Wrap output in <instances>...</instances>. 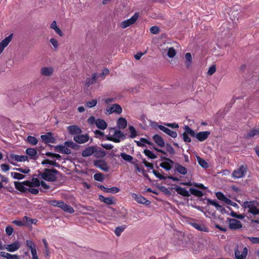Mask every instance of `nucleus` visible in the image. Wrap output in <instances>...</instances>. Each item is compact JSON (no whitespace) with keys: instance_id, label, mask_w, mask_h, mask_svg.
Listing matches in <instances>:
<instances>
[{"instance_id":"obj_9","label":"nucleus","mask_w":259,"mask_h":259,"mask_svg":"<svg viewBox=\"0 0 259 259\" xmlns=\"http://www.w3.org/2000/svg\"><path fill=\"white\" fill-rule=\"evenodd\" d=\"M229 228L232 230H237L242 227L240 221L235 219H228Z\"/></svg>"},{"instance_id":"obj_46","label":"nucleus","mask_w":259,"mask_h":259,"mask_svg":"<svg viewBox=\"0 0 259 259\" xmlns=\"http://www.w3.org/2000/svg\"><path fill=\"white\" fill-rule=\"evenodd\" d=\"M165 149L170 155H174L175 154V150L170 144L167 143L165 145Z\"/></svg>"},{"instance_id":"obj_34","label":"nucleus","mask_w":259,"mask_h":259,"mask_svg":"<svg viewBox=\"0 0 259 259\" xmlns=\"http://www.w3.org/2000/svg\"><path fill=\"white\" fill-rule=\"evenodd\" d=\"M147 144L149 145H152L153 143L145 138H141L140 141L137 142V144L139 146L143 147Z\"/></svg>"},{"instance_id":"obj_38","label":"nucleus","mask_w":259,"mask_h":259,"mask_svg":"<svg viewBox=\"0 0 259 259\" xmlns=\"http://www.w3.org/2000/svg\"><path fill=\"white\" fill-rule=\"evenodd\" d=\"M207 203L209 204H210V205H212L213 206H214L216 208L219 210H222V209H223V207L222 205H220L218 203H217L214 200H211V199H208L207 200Z\"/></svg>"},{"instance_id":"obj_48","label":"nucleus","mask_w":259,"mask_h":259,"mask_svg":"<svg viewBox=\"0 0 259 259\" xmlns=\"http://www.w3.org/2000/svg\"><path fill=\"white\" fill-rule=\"evenodd\" d=\"M185 58L186 59V66L187 67H189L191 66L192 62V56L191 53H186L185 55Z\"/></svg>"},{"instance_id":"obj_52","label":"nucleus","mask_w":259,"mask_h":259,"mask_svg":"<svg viewBox=\"0 0 259 259\" xmlns=\"http://www.w3.org/2000/svg\"><path fill=\"white\" fill-rule=\"evenodd\" d=\"M23 220L26 222V223L28 224H35L37 222L36 219H31L27 216L24 217Z\"/></svg>"},{"instance_id":"obj_44","label":"nucleus","mask_w":259,"mask_h":259,"mask_svg":"<svg viewBox=\"0 0 259 259\" xmlns=\"http://www.w3.org/2000/svg\"><path fill=\"white\" fill-rule=\"evenodd\" d=\"M50 42L53 46L54 50L57 51L59 46V44L58 40L55 38H51L50 39Z\"/></svg>"},{"instance_id":"obj_20","label":"nucleus","mask_w":259,"mask_h":259,"mask_svg":"<svg viewBox=\"0 0 259 259\" xmlns=\"http://www.w3.org/2000/svg\"><path fill=\"white\" fill-rule=\"evenodd\" d=\"M174 170L183 175H185L188 172L187 169L185 167L178 163H175Z\"/></svg>"},{"instance_id":"obj_14","label":"nucleus","mask_w":259,"mask_h":259,"mask_svg":"<svg viewBox=\"0 0 259 259\" xmlns=\"http://www.w3.org/2000/svg\"><path fill=\"white\" fill-rule=\"evenodd\" d=\"M152 172H153V174L155 176V177H156L157 178H159L160 180H165L167 178L169 180H171L174 182H175V181L178 182V181H179V180H180L179 178L174 177V176H168L167 177H166L161 175L158 171H156L155 169H153Z\"/></svg>"},{"instance_id":"obj_24","label":"nucleus","mask_w":259,"mask_h":259,"mask_svg":"<svg viewBox=\"0 0 259 259\" xmlns=\"http://www.w3.org/2000/svg\"><path fill=\"white\" fill-rule=\"evenodd\" d=\"M26 153L29 156L30 159L36 160L37 159V151L34 148H27Z\"/></svg>"},{"instance_id":"obj_43","label":"nucleus","mask_w":259,"mask_h":259,"mask_svg":"<svg viewBox=\"0 0 259 259\" xmlns=\"http://www.w3.org/2000/svg\"><path fill=\"white\" fill-rule=\"evenodd\" d=\"M144 153L146 156L151 159H154L157 158V156L149 149L144 150Z\"/></svg>"},{"instance_id":"obj_26","label":"nucleus","mask_w":259,"mask_h":259,"mask_svg":"<svg viewBox=\"0 0 259 259\" xmlns=\"http://www.w3.org/2000/svg\"><path fill=\"white\" fill-rule=\"evenodd\" d=\"M97 75L96 73H93L91 77L87 78L85 80V86L88 88L91 85L94 84L97 80Z\"/></svg>"},{"instance_id":"obj_29","label":"nucleus","mask_w":259,"mask_h":259,"mask_svg":"<svg viewBox=\"0 0 259 259\" xmlns=\"http://www.w3.org/2000/svg\"><path fill=\"white\" fill-rule=\"evenodd\" d=\"M175 190L178 194L184 197H189L190 196L189 192L185 188L178 186L176 188Z\"/></svg>"},{"instance_id":"obj_60","label":"nucleus","mask_w":259,"mask_h":259,"mask_svg":"<svg viewBox=\"0 0 259 259\" xmlns=\"http://www.w3.org/2000/svg\"><path fill=\"white\" fill-rule=\"evenodd\" d=\"M163 125H166L168 127L172 128H178L179 126V124L176 122L174 123H163Z\"/></svg>"},{"instance_id":"obj_2","label":"nucleus","mask_w":259,"mask_h":259,"mask_svg":"<svg viewBox=\"0 0 259 259\" xmlns=\"http://www.w3.org/2000/svg\"><path fill=\"white\" fill-rule=\"evenodd\" d=\"M58 171L56 169H45L44 171L39 175L40 178L44 180L54 182L57 179Z\"/></svg>"},{"instance_id":"obj_56","label":"nucleus","mask_w":259,"mask_h":259,"mask_svg":"<svg viewBox=\"0 0 259 259\" xmlns=\"http://www.w3.org/2000/svg\"><path fill=\"white\" fill-rule=\"evenodd\" d=\"M33 187V186H28L27 191H28L33 194L36 195L38 193V190Z\"/></svg>"},{"instance_id":"obj_19","label":"nucleus","mask_w":259,"mask_h":259,"mask_svg":"<svg viewBox=\"0 0 259 259\" xmlns=\"http://www.w3.org/2000/svg\"><path fill=\"white\" fill-rule=\"evenodd\" d=\"M41 139L42 141L46 143H54L55 142V138L51 133H48L46 135H41Z\"/></svg>"},{"instance_id":"obj_1","label":"nucleus","mask_w":259,"mask_h":259,"mask_svg":"<svg viewBox=\"0 0 259 259\" xmlns=\"http://www.w3.org/2000/svg\"><path fill=\"white\" fill-rule=\"evenodd\" d=\"M259 202L254 201H246L243 202L242 206L245 209H248V212L254 215L259 214V208L257 207L259 206Z\"/></svg>"},{"instance_id":"obj_42","label":"nucleus","mask_w":259,"mask_h":259,"mask_svg":"<svg viewBox=\"0 0 259 259\" xmlns=\"http://www.w3.org/2000/svg\"><path fill=\"white\" fill-rule=\"evenodd\" d=\"M11 175L14 179L17 180H22L25 177V175L16 172H11Z\"/></svg>"},{"instance_id":"obj_51","label":"nucleus","mask_w":259,"mask_h":259,"mask_svg":"<svg viewBox=\"0 0 259 259\" xmlns=\"http://www.w3.org/2000/svg\"><path fill=\"white\" fill-rule=\"evenodd\" d=\"M94 179L97 181L103 182L104 180L103 175L100 172L96 173L94 175Z\"/></svg>"},{"instance_id":"obj_39","label":"nucleus","mask_w":259,"mask_h":259,"mask_svg":"<svg viewBox=\"0 0 259 259\" xmlns=\"http://www.w3.org/2000/svg\"><path fill=\"white\" fill-rule=\"evenodd\" d=\"M66 147L74 150H78L79 149V146L72 141H66Z\"/></svg>"},{"instance_id":"obj_12","label":"nucleus","mask_w":259,"mask_h":259,"mask_svg":"<svg viewBox=\"0 0 259 259\" xmlns=\"http://www.w3.org/2000/svg\"><path fill=\"white\" fill-rule=\"evenodd\" d=\"M132 197L138 203L140 204L148 205L150 204V202L147 200L145 197L141 195H139L136 193L132 194Z\"/></svg>"},{"instance_id":"obj_22","label":"nucleus","mask_w":259,"mask_h":259,"mask_svg":"<svg viewBox=\"0 0 259 259\" xmlns=\"http://www.w3.org/2000/svg\"><path fill=\"white\" fill-rule=\"evenodd\" d=\"M210 133L209 131H206L204 132H201L198 133L196 135V138L199 141H203L205 140H206L208 136L210 135Z\"/></svg>"},{"instance_id":"obj_15","label":"nucleus","mask_w":259,"mask_h":259,"mask_svg":"<svg viewBox=\"0 0 259 259\" xmlns=\"http://www.w3.org/2000/svg\"><path fill=\"white\" fill-rule=\"evenodd\" d=\"M21 244L18 241H15L11 244L5 245V249L9 252H14L19 249Z\"/></svg>"},{"instance_id":"obj_37","label":"nucleus","mask_w":259,"mask_h":259,"mask_svg":"<svg viewBox=\"0 0 259 259\" xmlns=\"http://www.w3.org/2000/svg\"><path fill=\"white\" fill-rule=\"evenodd\" d=\"M207 203L209 204H210V205H212L213 206H214L216 208L219 210H222V209H223V207L222 205H220L218 203H217L214 200H211V199H208L207 200Z\"/></svg>"},{"instance_id":"obj_18","label":"nucleus","mask_w":259,"mask_h":259,"mask_svg":"<svg viewBox=\"0 0 259 259\" xmlns=\"http://www.w3.org/2000/svg\"><path fill=\"white\" fill-rule=\"evenodd\" d=\"M13 34H10L0 42V54L3 52L6 48L12 39Z\"/></svg>"},{"instance_id":"obj_16","label":"nucleus","mask_w":259,"mask_h":259,"mask_svg":"<svg viewBox=\"0 0 259 259\" xmlns=\"http://www.w3.org/2000/svg\"><path fill=\"white\" fill-rule=\"evenodd\" d=\"M73 139L76 143L82 144L87 142L89 140V137L87 134H78L74 136Z\"/></svg>"},{"instance_id":"obj_13","label":"nucleus","mask_w":259,"mask_h":259,"mask_svg":"<svg viewBox=\"0 0 259 259\" xmlns=\"http://www.w3.org/2000/svg\"><path fill=\"white\" fill-rule=\"evenodd\" d=\"M94 164L96 167H98L104 171H108L109 170V166L106 162L104 160H95Z\"/></svg>"},{"instance_id":"obj_40","label":"nucleus","mask_w":259,"mask_h":259,"mask_svg":"<svg viewBox=\"0 0 259 259\" xmlns=\"http://www.w3.org/2000/svg\"><path fill=\"white\" fill-rule=\"evenodd\" d=\"M51 204L55 206H58L62 209L65 208V204L62 201L52 200L51 201Z\"/></svg>"},{"instance_id":"obj_5","label":"nucleus","mask_w":259,"mask_h":259,"mask_svg":"<svg viewBox=\"0 0 259 259\" xmlns=\"http://www.w3.org/2000/svg\"><path fill=\"white\" fill-rule=\"evenodd\" d=\"M161 160H163L164 161L161 162L159 166L164 169L166 171L170 170L172 168V165L175 164V162L169 158L163 156H160Z\"/></svg>"},{"instance_id":"obj_53","label":"nucleus","mask_w":259,"mask_h":259,"mask_svg":"<svg viewBox=\"0 0 259 259\" xmlns=\"http://www.w3.org/2000/svg\"><path fill=\"white\" fill-rule=\"evenodd\" d=\"M139 17V14L136 13L131 18L127 19L130 23L132 25L136 22Z\"/></svg>"},{"instance_id":"obj_32","label":"nucleus","mask_w":259,"mask_h":259,"mask_svg":"<svg viewBox=\"0 0 259 259\" xmlns=\"http://www.w3.org/2000/svg\"><path fill=\"white\" fill-rule=\"evenodd\" d=\"M110 110L111 113L115 112L116 113L120 114L122 112V110L121 107L119 105L115 104L110 108Z\"/></svg>"},{"instance_id":"obj_4","label":"nucleus","mask_w":259,"mask_h":259,"mask_svg":"<svg viewBox=\"0 0 259 259\" xmlns=\"http://www.w3.org/2000/svg\"><path fill=\"white\" fill-rule=\"evenodd\" d=\"M247 171L246 164H242L238 168L234 170L232 174V177L236 179H240L245 177Z\"/></svg>"},{"instance_id":"obj_57","label":"nucleus","mask_w":259,"mask_h":259,"mask_svg":"<svg viewBox=\"0 0 259 259\" xmlns=\"http://www.w3.org/2000/svg\"><path fill=\"white\" fill-rule=\"evenodd\" d=\"M176 54V52L174 48H170L167 52V56L169 58H173Z\"/></svg>"},{"instance_id":"obj_11","label":"nucleus","mask_w":259,"mask_h":259,"mask_svg":"<svg viewBox=\"0 0 259 259\" xmlns=\"http://www.w3.org/2000/svg\"><path fill=\"white\" fill-rule=\"evenodd\" d=\"M54 71L52 67H43L40 70V73L43 76L51 77L53 75Z\"/></svg>"},{"instance_id":"obj_64","label":"nucleus","mask_w":259,"mask_h":259,"mask_svg":"<svg viewBox=\"0 0 259 259\" xmlns=\"http://www.w3.org/2000/svg\"><path fill=\"white\" fill-rule=\"evenodd\" d=\"M55 150L62 153H65V147L62 145H58L55 147Z\"/></svg>"},{"instance_id":"obj_3","label":"nucleus","mask_w":259,"mask_h":259,"mask_svg":"<svg viewBox=\"0 0 259 259\" xmlns=\"http://www.w3.org/2000/svg\"><path fill=\"white\" fill-rule=\"evenodd\" d=\"M88 122L90 125L96 124V126L100 130H105L107 128V123L102 119H96L94 116H90L88 119Z\"/></svg>"},{"instance_id":"obj_27","label":"nucleus","mask_w":259,"mask_h":259,"mask_svg":"<svg viewBox=\"0 0 259 259\" xmlns=\"http://www.w3.org/2000/svg\"><path fill=\"white\" fill-rule=\"evenodd\" d=\"M149 126L154 130H157L159 128V130H169L168 128L165 127V126L159 125L155 121H152V120H149Z\"/></svg>"},{"instance_id":"obj_63","label":"nucleus","mask_w":259,"mask_h":259,"mask_svg":"<svg viewBox=\"0 0 259 259\" xmlns=\"http://www.w3.org/2000/svg\"><path fill=\"white\" fill-rule=\"evenodd\" d=\"M46 155L48 157H50L52 158H56L57 159H59L61 157L60 155L58 154H55V153H53L52 152H47L46 153Z\"/></svg>"},{"instance_id":"obj_61","label":"nucleus","mask_w":259,"mask_h":259,"mask_svg":"<svg viewBox=\"0 0 259 259\" xmlns=\"http://www.w3.org/2000/svg\"><path fill=\"white\" fill-rule=\"evenodd\" d=\"M150 32L156 34L159 32V28L156 26H152L150 29Z\"/></svg>"},{"instance_id":"obj_47","label":"nucleus","mask_w":259,"mask_h":259,"mask_svg":"<svg viewBox=\"0 0 259 259\" xmlns=\"http://www.w3.org/2000/svg\"><path fill=\"white\" fill-rule=\"evenodd\" d=\"M28 186L38 187L40 186V182L37 178H33L31 181H29Z\"/></svg>"},{"instance_id":"obj_45","label":"nucleus","mask_w":259,"mask_h":259,"mask_svg":"<svg viewBox=\"0 0 259 259\" xmlns=\"http://www.w3.org/2000/svg\"><path fill=\"white\" fill-rule=\"evenodd\" d=\"M259 135V131H250L245 136V138L247 139H251L255 136Z\"/></svg>"},{"instance_id":"obj_36","label":"nucleus","mask_w":259,"mask_h":259,"mask_svg":"<svg viewBox=\"0 0 259 259\" xmlns=\"http://www.w3.org/2000/svg\"><path fill=\"white\" fill-rule=\"evenodd\" d=\"M126 227V226L125 225H122L117 227L114 231L115 235L118 237L120 236L121 233L124 231Z\"/></svg>"},{"instance_id":"obj_55","label":"nucleus","mask_w":259,"mask_h":259,"mask_svg":"<svg viewBox=\"0 0 259 259\" xmlns=\"http://www.w3.org/2000/svg\"><path fill=\"white\" fill-rule=\"evenodd\" d=\"M97 100L94 99L90 101H88L86 102V106L89 108H92L95 106L97 104Z\"/></svg>"},{"instance_id":"obj_25","label":"nucleus","mask_w":259,"mask_h":259,"mask_svg":"<svg viewBox=\"0 0 259 259\" xmlns=\"http://www.w3.org/2000/svg\"><path fill=\"white\" fill-rule=\"evenodd\" d=\"M113 199V197H105L102 195H99V200L108 205L113 204L115 203Z\"/></svg>"},{"instance_id":"obj_35","label":"nucleus","mask_w":259,"mask_h":259,"mask_svg":"<svg viewBox=\"0 0 259 259\" xmlns=\"http://www.w3.org/2000/svg\"><path fill=\"white\" fill-rule=\"evenodd\" d=\"M189 191L191 194L197 197H200L203 195L202 191L195 188H190Z\"/></svg>"},{"instance_id":"obj_50","label":"nucleus","mask_w":259,"mask_h":259,"mask_svg":"<svg viewBox=\"0 0 259 259\" xmlns=\"http://www.w3.org/2000/svg\"><path fill=\"white\" fill-rule=\"evenodd\" d=\"M27 141L33 145H35L38 142L37 139L32 136H29L27 137Z\"/></svg>"},{"instance_id":"obj_21","label":"nucleus","mask_w":259,"mask_h":259,"mask_svg":"<svg viewBox=\"0 0 259 259\" xmlns=\"http://www.w3.org/2000/svg\"><path fill=\"white\" fill-rule=\"evenodd\" d=\"M153 140L154 142L160 147H164L165 146V142L163 139L159 135L156 134L153 136Z\"/></svg>"},{"instance_id":"obj_41","label":"nucleus","mask_w":259,"mask_h":259,"mask_svg":"<svg viewBox=\"0 0 259 259\" xmlns=\"http://www.w3.org/2000/svg\"><path fill=\"white\" fill-rule=\"evenodd\" d=\"M197 161H198L199 164L201 167H202L203 168H206L208 167V164L207 162L204 159H203V158H202L200 157H197Z\"/></svg>"},{"instance_id":"obj_28","label":"nucleus","mask_w":259,"mask_h":259,"mask_svg":"<svg viewBox=\"0 0 259 259\" xmlns=\"http://www.w3.org/2000/svg\"><path fill=\"white\" fill-rule=\"evenodd\" d=\"M117 125L119 130L124 129L127 126V121L123 117H120L117 121Z\"/></svg>"},{"instance_id":"obj_33","label":"nucleus","mask_w":259,"mask_h":259,"mask_svg":"<svg viewBox=\"0 0 259 259\" xmlns=\"http://www.w3.org/2000/svg\"><path fill=\"white\" fill-rule=\"evenodd\" d=\"M26 244L28 248L30 249L31 253L37 252L35 245L31 240H27Z\"/></svg>"},{"instance_id":"obj_6","label":"nucleus","mask_w":259,"mask_h":259,"mask_svg":"<svg viewBox=\"0 0 259 259\" xmlns=\"http://www.w3.org/2000/svg\"><path fill=\"white\" fill-rule=\"evenodd\" d=\"M27 155H19L12 154L10 155L9 162L13 165H16L15 162H24L28 161Z\"/></svg>"},{"instance_id":"obj_30","label":"nucleus","mask_w":259,"mask_h":259,"mask_svg":"<svg viewBox=\"0 0 259 259\" xmlns=\"http://www.w3.org/2000/svg\"><path fill=\"white\" fill-rule=\"evenodd\" d=\"M96 147V151L94 153V156L98 158H102L106 156V153L101 148H99L97 146Z\"/></svg>"},{"instance_id":"obj_17","label":"nucleus","mask_w":259,"mask_h":259,"mask_svg":"<svg viewBox=\"0 0 259 259\" xmlns=\"http://www.w3.org/2000/svg\"><path fill=\"white\" fill-rule=\"evenodd\" d=\"M247 249L244 247L242 251H240L238 249L235 250V256L236 259H245L247 254Z\"/></svg>"},{"instance_id":"obj_10","label":"nucleus","mask_w":259,"mask_h":259,"mask_svg":"<svg viewBox=\"0 0 259 259\" xmlns=\"http://www.w3.org/2000/svg\"><path fill=\"white\" fill-rule=\"evenodd\" d=\"M189 224L193 228H194L195 229L198 231L205 232H208V228L207 227H206L204 224L197 223L195 222L194 220H192V221L190 222Z\"/></svg>"},{"instance_id":"obj_8","label":"nucleus","mask_w":259,"mask_h":259,"mask_svg":"<svg viewBox=\"0 0 259 259\" xmlns=\"http://www.w3.org/2000/svg\"><path fill=\"white\" fill-rule=\"evenodd\" d=\"M29 181H25L23 182H14V186L15 188L19 191L22 192H26L28 185H29Z\"/></svg>"},{"instance_id":"obj_59","label":"nucleus","mask_w":259,"mask_h":259,"mask_svg":"<svg viewBox=\"0 0 259 259\" xmlns=\"http://www.w3.org/2000/svg\"><path fill=\"white\" fill-rule=\"evenodd\" d=\"M183 140L185 142L189 143L191 141V138L189 137V135L187 132L185 131V132L183 134Z\"/></svg>"},{"instance_id":"obj_54","label":"nucleus","mask_w":259,"mask_h":259,"mask_svg":"<svg viewBox=\"0 0 259 259\" xmlns=\"http://www.w3.org/2000/svg\"><path fill=\"white\" fill-rule=\"evenodd\" d=\"M139 17V14L136 13L131 18L127 19L130 23L132 25L136 22Z\"/></svg>"},{"instance_id":"obj_23","label":"nucleus","mask_w":259,"mask_h":259,"mask_svg":"<svg viewBox=\"0 0 259 259\" xmlns=\"http://www.w3.org/2000/svg\"><path fill=\"white\" fill-rule=\"evenodd\" d=\"M96 151V147H89L86 148L82 152V156L83 157H88L94 154Z\"/></svg>"},{"instance_id":"obj_49","label":"nucleus","mask_w":259,"mask_h":259,"mask_svg":"<svg viewBox=\"0 0 259 259\" xmlns=\"http://www.w3.org/2000/svg\"><path fill=\"white\" fill-rule=\"evenodd\" d=\"M120 156L124 160L128 161V162H132V160H133V156H132L130 155L127 154H126L125 153H120Z\"/></svg>"},{"instance_id":"obj_58","label":"nucleus","mask_w":259,"mask_h":259,"mask_svg":"<svg viewBox=\"0 0 259 259\" xmlns=\"http://www.w3.org/2000/svg\"><path fill=\"white\" fill-rule=\"evenodd\" d=\"M15 169H16V170H17L20 172L23 173V174H28L30 171V169L27 167H25V168H22V167L16 168H15Z\"/></svg>"},{"instance_id":"obj_7","label":"nucleus","mask_w":259,"mask_h":259,"mask_svg":"<svg viewBox=\"0 0 259 259\" xmlns=\"http://www.w3.org/2000/svg\"><path fill=\"white\" fill-rule=\"evenodd\" d=\"M107 139L115 142H119L121 140L124 139V135L121 131H114L113 135L108 136Z\"/></svg>"},{"instance_id":"obj_31","label":"nucleus","mask_w":259,"mask_h":259,"mask_svg":"<svg viewBox=\"0 0 259 259\" xmlns=\"http://www.w3.org/2000/svg\"><path fill=\"white\" fill-rule=\"evenodd\" d=\"M50 28L55 31V32L58 34L60 36H63V33L60 29V28L58 27L57 22L56 21H53L50 25Z\"/></svg>"},{"instance_id":"obj_62","label":"nucleus","mask_w":259,"mask_h":259,"mask_svg":"<svg viewBox=\"0 0 259 259\" xmlns=\"http://www.w3.org/2000/svg\"><path fill=\"white\" fill-rule=\"evenodd\" d=\"M169 136L175 138L177 136V133L176 131H163Z\"/></svg>"}]
</instances>
